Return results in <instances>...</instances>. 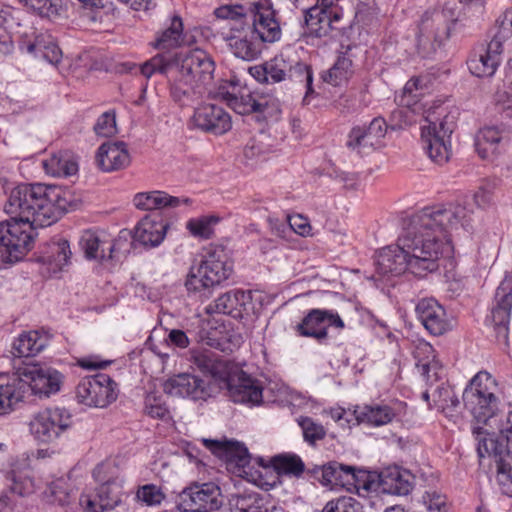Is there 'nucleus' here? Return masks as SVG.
Segmentation results:
<instances>
[{"label":"nucleus","mask_w":512,"mask_h":512,"mask_svg":"<svg viewBox=\"0 0 512 512\" xmlns=\"http://www.w3.org/2000/svg\"><path fill=\"white\" fill-rule=\"evenodd\" d=\"M79 403L89 407L104 408L116 400V383L104 373L83 378L76 387Z\"/></svg>","instance_id":"obj_8"},{"label":"nucleus","mask_w":512,"mask_h":512,"mask_svg":"<svg viewBox=\"0 0 512 512\" xmlns=\"http://www.w3.org/2000/svg\"><path fill=\"white\" fill-rule=\"evenodd\" d=\"M79 244L87 259L107 261L108 235L106 233L86 230L83 232Z\"/></svg>","instance_id":"obj_33"},{"label":"nucleus","mask_w":512,"mask_h":512,"mask_svg":"<svg viewBox=\"0 0 512 512\" xmlns=\"http://www.w3.org/2000/svg\"><path fill=\"white\" fill-rule=\"evenodd\" d=\"M166 394L192 401H206L211 396L209 384L199 376L179 373L169 377L163 384Z\"/></svg>","instance_id":"obj_18"},{"label":"nucleus","mask_w":512,"mask_h":512,"mask_svg":"<svg viewBox=\"0 0 512 512\" xmlns=\"http://www.w3.org/2000/svg\"><path fill=\"white\" fill-rule=\"evenodd\" d=\"M136 498L147 506H158L165 499V494L161 487L155 484H145L138 487Z\"/></svg>","instance_id":"obj_56"},{"label":"nucleus","mask_w":512,"mask_h":512,"mask_svg":"<svg viewBox=\"0 0 512 512\" xmlns=\"http://www.w3.org/2000/svg\"><path fill=\"white\" fill-rule=\"evenodd\" d=\"M9 470L3 471L6 486L9 490L19 496H24L31 491V481L26 473L20 469L18 463H11Z\"/></svg>","instance_id":"obj_43"},{"label":"nucleus","mask_w":512,"mask_h":512,"mask_svg":"<svg viewBox=\"0 0 512 512\" xmlns=\"http://www.w3.org/2000/svg\"><path fill=\"white\" fill-rule=\"evenodd\" d=\"M499 432L497 437H493L480 426L472 428V434L477 441L478 456L494 458L499 488L504 495L512 497V411L501 424Z\"/></svg>","instance_id":"obj_4"},{"label":"nucleus","mask_w":512,"mask_h":512,"mask_svg":"<svg viewBox=\"0 0 512 512\" xmlns=\"http://www.w3.org/2000/svg\"><path fill=\"white\" fill-rule=\"evenodd\" d=\"M221 490L213 482L195 483L178 497L177 507L183 512H212L221 507Z\"/></svg>","instance_id":"obj_9"},{"label":"nucleus","mask_w":512,"mask_h":512,"mask_svg":"<svg viewBox=\"0 0 512 512\" xmlns=\"http://www.w3.org/2000/svg\"><path fill=\"white\" fill-rule=\"evenodd\" d=\"M432 396L434 407L443 412L455 410L460 405L459 399L448 385L441 384L438 386Z\"/></svg>","instance_id":"obj_52"},{"label":"nucleus","mask_w":512,"mask_h":512,"mask_svg":"<svg viewBox=\"0 0 512 512\" xmlns=\"http://www.w3.org/2000/svg\"><path fill=\"white\" fill-rule=\"evenodd\" d=\"M68 193L58 186L20 184L4 206L10 219L0 222V262L15 263L33 247L37 228L52 225L70 210Z\"/></svg>","instance_id":"obj_2"},{"label":"nucleus","mask_w":512,"mask_h":512,"mask_svg":"<svg viewBox=\"0 0 512 512\" xmlns=\"http://www.w3.org/2000/svg\"><path fill=\"white\" fill-rule=\"evenodd\" d=\"M220 218L214 215L192 218L187 221L186 228L192 236L200 239H210L214 234V227Z\"/></svg>","instance_id":"obj_47"},{"label":"nucleus","mask_w":512,"mask_h":512,"mask_svg":"<svg viewBox=\"0 0 512 512\" xmlns=\"http://www.w3.org/2000/svg\"><path fill=\"white\" fill-rule=\"evenodd\" d=\"M184 43L183 22L179 16L171 19L170 26L157 37L154 47L157 49H172Z\"/></svg>","instance_id":"obj_40"},{"label":"nucleus","mask_w":512,"mask_h":512,"mask_svg":"<svg viewBox=\"0 0 512 512\" xmlns=\"http://www.w3.org/2000/svg\"><path fill=\"white\" fill-rule=\"evenodd\" d=\"M72 425V416L65 408L39 411L30 421V431L40 442L49 443Z\"/></svg>","instance_id":"obj_11"},{"label":"nucleus","mask_w":512,"mask_h":512,"mask_svg":"<svg viewBox=\"0 0 512 512\" xmlns=\"http://www.w3.org/2000/svg\"><path fill=\"white\" fill-rule=\"evenodd\" d=\"M232 271L226 249L220 245H210L204 249L199 263L190 267L185 287L189 293L207 298L214 287L230 277Z\"/></svg>","instance_id":"obj_5"},{"label":"nucleus","mask_w":512,"mask_h":512,"mask_svg":"<svg viewBox=\"0 0 512 512\" xmlns=\"http://www.w3.org/2000/svg\"><path fill=\"white\" fill-rule=\"evenodd\" d=\"M191 202V199L187 197H175L159 190L139 192L133 198L134 206L144 211L176 208L182 204L188 205Z\"/></svg>","instance_id":"obj_30"},{"label":"nucleus","mask_w":512,"mask_h":512,"mask_svg":"<svg viewBox=\"0 0 512 512\" xmlns=\"http://www.w3.org/2000/svg\"><path fill=\"white\" fill-rule=\"evenodd\" d=\"M243 298L244 292L240 290L224 293L215 300V311L230 315Z\"/></svg>","instance_id":"obj_58"},{"label":"nucleus","mask_w":512,"mask_h":512,"mask_svg":"<svg viewBox=\"0 0 512 512\" xmlns=\"http://www.w3.org/2000/svg\"><path fill=\"white\" fill-rule=\"evenodd\" d=\"M387 131V125L383 118H374L368 127H353L348 135L347 146L359 153L362 148L374 147L380 143Z\"/></svg>","instance_id":"obj_22"},{"label":"nucleus","mask_w":512,"mask_h":512,"mask_svg":"<svg viewBox=\"0 0 512 512\" xmlns=\"http://www.w3.org/2000/svg\"><path fill=\"white\" fill-rule=\"evenodd\" d=\"M249 10L243 5H224L215 9L214 14L219 19H227L234 22L243 23V19L247 17Z\"/></svg>","instance_id":"obj_61"},{"label":"nucleus","mask_w":512,"mask_h":512,"mask_svg":"<svg viewBox=\"0 0 512 512\" xmlns=\"http://www.w3.org/2000/svg\"><path fill=\"white\" fill-rule=\"evenodd\" d=\"M289 63L282 57L266 62L268 83H279L287 79Z\"/></svg>","instance_id":"obj_59"},{"label":"nucleus","mask_w":512,"mask_h":512,"mask_svg":"<svg viewBox=\"0 0 512 512\" xmlns=\"http://www.w3.org/2000/svg\"><path fill=\"white\" fill-rule=\"evenodd\" d=\"M18 375L21 381L29 384L33 394L39 398H48L57 394L64 383L65 376L50 366L40 364H27L19 368Z\"/></svg>","instance_id":"obj_10"},{"label":"nucleus","mask_w":512,"mask_h":512,"mask_svg":"<svg viewBox=\"0 0 512 512\" xmlns=\"http://www.w3.org/2000/svg\"><path fill=\"white\" fill-rule=\"evenodd\" d=\"M96 161L104 172L126 168L130 164V155L124 142H107L98 148Z\"/></svg>","instance_id":"obj_26"},{"label":"nucleus","mask_w":512,"mask_h":512,"mask_svg":"<svg viewBox=\"0 0 512 512\" xmlns=\"http://www.w3.org/2000/svg\"><path fill=\"white\" fill-rule=\"evenodd\" d=\"M52 335L45 330H31L21 333L13 342V355L19 358L32 357L44 350Z\"/></svg>","instance_id":"obj_29"},{"label":"nucleus","mask_w":512,"mask_h":512,"mask_svg":"<svg viewBox=\"0 0 512 512\" xmlns=\"http://www.w3.org/2000/svg\"><path fill=\"white\" fill-rule=\"evenodd\" d=\"M395 417L394 410L388 405L365 406L361 411H355L356 423L371 426H382L390 423Z\"/></svg>","instance_id":"obj_36"},{"label":"nucleus","mask_w":512,"mask_h":512,"mask_svg":"<svg viewBox=\"0 0 512 512\" xmlns=\"http://www.w3.org/2000/svg\"><path fill=\"white\" fill-rule=\"evenodd\" d=\"M287 79H290L296 83L303 84L304 88L306 89L303 102L308 104L309 97L314 94L312 68L309 65L301 62H296L294 65L289 64Z\"/></svg>","instance_id":"obj_44"},{"label":"nucleus","mask_w":512,"mask_h":512,"mask_svg":"<svg viewBox=\"0 0 512 512\" xmlns=\"http://www.w3.org/2000/svg\"><path fill=\"white\" fill-rule=\"evenodd\" d=\"M249 14L252 17V34H256L261 42L274 43L280 40L282 31L276 18L277 12L269 0L253 3Z\"/></svg>","instance_id":"obj_17"},{"label":"nucleus","mask_w":512,"mask_h":512,"mask_svg":"<svg viewBox=\"0 0 512 512\" xmlns=\"http://www.w3.org/2000/svg\"><path fill=\"white\" fill-rule=\"evenodd\" d=\"M24 5L41 17L52 18L59 14L61 8L60 0H21Z\"/></svg>","instance_id":"obj_57"},{"label":"nucleus","mask_w":512,"mask_h":512,"mask_svg":"<svg viewBox=\"0 0 512 512\" xmlns=\"http://www.w3.org/2000/svg\"><path fill=\"white\" fill-rule=\"evenodd\" d=\"M73 493V486L69 479L64 477L57 478L47 484L43 494L51 503H57L61 506L70 503Z\"/></svg>","instance_id":"obj_41"},{"label":"nucleus","mask_w":512,"mask_h":512,"mask_svg":"<svg viewBox=\"0 0 512 512\" xmlns=\"http://www.w3.org/2000/svg\"><path fill=\"white\" fill-rule=\"evenodd\" d=\"M23 398L21 387L15 382L0 385V415L10 413Z\"/></svg>","instance_id":"obj_51"},{"label":"nucleus","mask_w":512,"mask_h":512,"mask_svg":"<svg viewBox=\"0 0 512 512\" xmlns=\"http://www.w3.org/2000/svg\"><path fill=\"white\" fill-rule=\"evenodd\" d=\"M229 46L237 58L245 61L255 60L262 50V42L259 39L248 38L247 35L230 37Z\"/></svg>","instance_id":"obj_38"},{"label":"nucleus","mask_w":512,"mask_h":512,"mask_svg":"<svg viewBox=\"0 0 512 512\" xmlns=\"http://www.w3.org/2000/svg\"><path fill=\"white\" fill-rule=\"evenodd\" d=\"M378 484L383 492L392 495H407L412 488L410 474L398 467L388 468L381 472Z\"/></svg>","instance_id":"obj_31"},{"label":"nucleus","mask_w":512,"mask_h":512,"mask_svg":"<svg viewBox=\"0 0 512 512\" xmlns=\"http://www.w3.org/2000/svg\"><path fill=\"white\" fill-rule=\"evenodd\" d=\"M20 48L36 58H41L51 65H58L62 60V51L54 37L47 33L36 34L33 39H23Z\"/></svg>","instance_id":"obj_21"},{"label":"nucleus","mask_w":512,"mask_h":512,"mask_svg":"<svg viewBox=\"0 0 512 512\" xmlns=\"http://www.w3.org/2000/svg\"><path fill=\"white\" fill-rule=\"evenodd\" d=\"M330 325L339 329L344 328V322L337 312L311 309L302 321L294 326V331L298 336L314 338L319 343H323L327 339V328Z\"/></svg>","instance_id":"obj_16"},{"label":"nucleus","mask_w":512,"mask_h":512,"mask_svg":"<svg viewBox=\"0 0 512 512\" xmlns=\"http://www.w3.org/2000/svg\"><path fill=\"white\" fill-rule=\"evenodd\" d=\"M203 443L225 462L228 471L242 478L252 476L251 456L243 444L236 441L221 442L211 439H203Z\"/></svg>","instance_id":"obj_12"},{"label":"nucleus","mask_w":512,"mask_h":512,"mask_svg":"<svg viewBox=\"0 0 512 512\" xmlns=\"http://www.w3.org/2000/svg\"><path fill=\"white\" fill-rule=\"evenodd\" d=\"M94 131L101 137L113 136L117 132L115 112L107 111L101 114L94 125Z\"/></svg>","instance_id":"obj_60"},{"label":"nucleus","mask_w":512,"mask_h":512,"mask_svg":"<svg viewBox=\"0 0 512 512\" xmlns=\"http://www.w3.org/2000/svg\"><path fill=\"white\" fill-rule=\"evenodd\" d=\"M129 73H140L149 79L156 74L165 76L170 83V95L181 106L200 99L205 86L215 71L213 59L202 50L183 53H158L141 65L123 64Z\"/></svg>","instance_id":"obj_3"},{"label":"nucleus","mask_w":512,"mask_h":512,"mask_svg":"<svg viewBox=\"0 0 512 512\" xmlns=\"http://www.w3.org/2000/svg\"><path fill=\"white\" fill-rule=\"evenodd\" d=\"M415 312L424 328L434 336L443 335L450 329V321L444 307L434 298L419 300Z\"/></svg>","instance_id":"obj_20"},{"label":"nucleus","mask_w":512,"mask_h":512,"mask_svg":"<svg viewBox=\"0 0 512 512\" xmlns=\"http://www.w3.org/2000/svg\"><path fill=\"white\" fill-rule=\"evenodd\" d=\"M282 232H285V230H293L295 233L301 236H306L310 233L311 226L307 220V218H304L300 215L290 217L289 223L282 224Z\"/></svg>","instance_id":"obj_64"},{"label":"nucleus","mask_w":512,"mask_h":512,"mask_svg":"<svg viewBox=\"0 0 512 512\" xmlns=\"http://www.w3.org/2000/svg\"><path fill=\"white\" fill-rule=\"evenodd\" d=\"M512 310V278L505 277L496 289L491 315V321L496 339L506 343L509 335V322Z\"/></svg>","instance_id":"obj_14"},{"label":"nucleus","mask_w":512,"mask_h":512,"mask_svg":"<svg viewBox=\"0 0 512 512\" xmlns=\"http://www.w3.org/2000/svg\"><path fill=\"white\" fill-rule=\"evenodd\" d=\"M167 227L159 215H146L135 227L132 238L136 244L145 248H153L162 243Z\"/></svg>","instance_id":"obj_23"},{"label":"nucleus","mask_w":512,"mask_h":512,"mask_svg":"<svg viewBox=\"0 0 512 512\" xmlns=\"http://www.w3.org/2000/svg\"><path fill=\"white\" fill-rule=\"evenodd\" d=\"M222 100L241 115L256 114V120L262 121L266 118L269 104L266 98L256 97L251 93L241 94L239 96L230 92H220Z\"/></svg>","instance_id":"obj_25"},{"label":"nucleus","mask_w":512,"mask_h":512,"mask_svg":"<svg viewBox=\"0 0 512 512\" xmlns=\"http://www.w3.org/2000/svg\"><path fill=\"white\" fill-rule=\"evenodd\" d=\"M419 78H411L406 82L402 89V94L399 96V103L403 106L410 107L415 104L420 96L419 90Z\"/></svg>","instance_id":"obj_62"},{"label":"nucleus","mask_w":512,"mask_h":512,"mask_svg":"<svg viewBox=\"0 0 512 512\" xmlns=\"http://www.w3.org/2000/svg\"><path fill=\"white\" fill-rule=\"evenodd\" d=\"M473 210L462 205L425 207L409 219L396 245L382 248L376 257L381 276L408 271L418 278L439 269V261L452 252L448 230L472 228Z\"/></svg>","instance_id":"obj_1"},{"label":"nucleus","mask_w":512,"mask_h":512,"mask_svg":"<svg viewBox=\"0 0 512 512\" xmlns=\"http://www.w3.org/2000/svg\"><path fill=\"white\" fill-rule=\"evenodd\" d=\"M219 386L227 389L228 396L234 403L252 407L263 402L262 383L232 366L219 383Z\"/></svg>","instance_id":"obj_7"},{"label":"nucleus","mask_w":512,"mask_h":512,"mask_svg":"<svg viewBox=\"0 0 512 512\" xmlns=\"http://www.w3.org/2000/svg\"><path fill=\"white\" fill-rule=\"evenodd\" d=\"M350 467L351 465L331 461L322 466L316 465L313 468H309L307 473L323 486L345 488L349 479H352Z\"/></svg>","instance_id":"obj_28"},{"label":"nucleus","mask_w":512,"mask_h":512,"mask_svg":"<svg viewBox=\"0 0 512 512\" xmlns=\"http://www.w3.org/2000/svg\"><path fill=\"white\" fill-rule=\"evenodd\" d=\"M296 421L301 428L303 440L309 446L315 447L319 441L325 439L327 430L316 419L309 416H299Z\"/></svg>","instance_id":"obj_45"},{"label":"nucleus","mask_w":512,"mask_h":512,"mask_svg":"<svg viewBox=\"0 0 512 512\" xmlns=\"http://www.w3.org/2000/svg\"><path fill=\"white\" fill-rule=\"evenodd\" d=\"M503 140V131L495 126L484 127L475 137V148L482 159H492L498 152Z\"/></svg>","instance_id":"obj_34"},{"label":"nucleus","mask_w":512,"mask_h":512,"mask_svg":"<svg viewBox=\"0 0 512 512\" xmlns=\"http://www.w3.org/2000/svg\"><path fill=\"white\" fill-rule=\"evenodd\" d=\"M424 504L430 512H447L446 497L436 491L426 492L423 496Z\"/></svg>","instance_id":"obj_63"},{"label":"nucleus","mask_w":512,"mask_h":512,"mask_svg":"<svg viewBox=\"0 0 512 512\" xmlns=\"http://www.w3.org/2000/svg\"><path fill=\"white\" fill-rule=\"evenodd\" d=\"M135 245L136 242L133 240L131 232L127 230H122L115 239L108 237L107 261L125 259Z\"/></svg>","instance_id":"obj_42"},{"label":"nucleus","mask_w":512,"mask_h":512,"mask_svg":"<svg viewBox=\"0 0 512 512\" xmlns=\"http://www.w3.org/2000/svg\"><path fill=\"white\" fill-rule=\"evenodd\" d=\"M45 171L55 177H68L76 174L78 165L67 152L53 154L43 161Z\"/></svg>","instance_id":"obj_37"},{"label":"nucleus","mask_w":512,"mask_h":512,"mask_svg":"<svg viewBox=\"0 0 512 512\" xmlns=\"http://www.w3.org/2000/svg\"><path fill=\"white\" fill-rule=\"evenodd\" d=\"M322 512H364L362 504L350 496H341L328 501Z\"/></svg>","instance_id":"obj_55"},{"label":"nucleus","mask_w":512,"mask_h":512,"mask_svg":"<svg viewBox=\"0 0 512 512\" xmlns=\"http://www.w3.org/2000/svg\"><path fill=\"white\" fill-rule=\"evenodd\" d=\"M465 408L478 423L486 424L500 407L499 387L496 379L487 371H479L463 391Z\"/></svg>","instance_id":"obj_6"},{"label":"nucleus","mask_w":512,"mask_h":512,"mask_svg":"<svg viewBox=\"0 0 512 512\" xmlns=\"http://www.w3.org/2000/svg\"><path fill=\"white\" fill-rule=\"evenodd\" d=\"M145 413L156 419H165L169 416V409L163 400V397L156 392H150L144 399Z\"/></svg>","instance_id":"obj_53"},{"label":"nucleus","mask_w":512,"mask_h":512,"mask_svg":"<svg viewBox=\"0 0 512 512\" xmlns=\"http://www.w3.org/2000/svg\"><path fill=\"white\" fill-rule=\"evenodd\" d=\"M512 37V8L506 10L496 21V32L490 42H497L499 49L504 50L503 44Z\"/></svg>","instance_id":"obj_54"},{"label":"nucleus","mask_w":512,"mask_h":512,"mask_svg":"<svg viewBox=\"0 0 512 512\" xmlns=\"http://www.w3.org/2000/svg\"><path fill=\"white\" fill-rule=\"evenodd\" d=\"M275 469L282 474L300 477L305 471V464L296 454L277 455L273 458Z\"/></svg>","instance_id":"obj_49"},{"label":"nucleus","mask_w":512,"mask_h":512,"mask_svg":"<svg viewBox=\"0 0 512 512\" xmlns=\"http://www.w3.org/2000/svg\"><path fill=\"white\" fill-rule=\"evenodd\" d=\"M189 361L201 372L210 374L219 383L232 365L219 358V355L209 349L195 348L190 352Z\"/></svg>","instance_id":"obj_27"},{"label":"nucleus","mask_w":512,"mask_h":512,"mask_svg":"<svg viewBox=\"0 0 512 512\" xmlns=\"http://www.w3.org/2000/svg\"><path fill=\"white\" fill-rule=\"evenodd\" d=\"M304 34L308 37H326L331 31V20L328 10L323 7L312 6L304 11Z\"/></svg>","instance_id":"obj_32"},{"label":"nucleus","mask_w":512,"mask_h":512,"mask_svg":"<svg viewBox=\"0 0 512 512\" xmlns=\"http://www.w3.org/2000/svg\"><path fill=\"white\" fill-rule=\"evenodd\" d=\"M12 8L0 4V54L6 55L13 50V41L9 28L13 23Z\"/></svg>","instance_id":"obj_50"},{"label":"nucleus","mask_w":512,"mask_h":512,"mask_svg":"<svg viewBox=\"0 0 512 512\" xmlns=\"http://www.w3.org/2000/svg\"><path fill=\"white\" fill-rule=\"evenodd\" d=\"M353 62L348 52L341 53L331 68L324 71L321 78L324 82L333 86H341L353 75Z\"/></svg>","instance_id":"obj_35"},{"label":"nucleus","mask_w":512,"mask_h":512,"mask_svg":"<svg viewBox=\"0 0 512 512\" xmlns=\"http://www.w3.org/2000/svg\"><path fill=\"white\" fill-rule=\"evenodd\" d=\"M114 468L107 463L98 464L92 472L94 480L100 483L96 489L101 511L112 510L122 503L123 480L114 475Z\"/></svg>","instance_id":"obj_13"},{"label":"nucleus","mask_w":512,"mask_h":512,"mask_svg":"<svg viewBox=\"0 0 512 512\" xmlns=\"http://www.w3.org/2000/svg\"><path fill=\"white\" fill-rule=\"evenodd\" d=\"M350 474H352V479H349L346 483L345 489L347 491H355L360 496H363L364 493L377 491L379 484L374 474L364 469H357L354 466L350 467Z\"/></svg>","instance_id":"obj_39"},{"label":"nucleus","mask_w":512,"mask_h":512,"mask_svg":"<svg viewBox=\"0 0 512 512\" xmlns=\"http://www.w3.org/2000/svg\"><path fill=\"white\" fill-rule=\"evenodd\" d=\"M423 352L427 354V360L419 359L417 363V368L421 374V376L428 382L431 381L432 378L437 379L438 374V363L434 361V349L429 343L420 344L415 352V357L418 358L419 353Z\"/></svg>","instance_id":"obj_48"},{"label":"nucleus","mask_w":512,"mask_h":512,"mask_svg":"<svg viewBox=\"0 0 512 512\" xmlns=\"http://www.w3.org/2000/svg\"><path fill=\"white\" fill-rule=\"evenodd\" d=\"M190 123L193 128L213 135H223L232 127L228 112L221 106L210 103L195 108Z\"/></svg>","instance_id":"obj_19"},{"label":"nucleus","mask_w":512,"mask_h":512,"mask_svg":"<svg viewBox=\"0 0 512 512\" xmlns=\"http://www.w3.org/2000/svg\"><path fill=\"white\" fill-rule=\"evenodd\" d=\"M503 51L497 42H489L486 48L482 47L469 58L467 65L469 71L479 78L491 77L495 74Z\"/></svg>","instance_id":"obj_24"},{"label":"nucleus","mask_w":512,"mask_h":512,"mask_svg":"<svg viewBox=\"0 0 512 512\" xmlns=\"http://www.w3.org/2000/svg\"><path fill=\"white\" fill-rule=\"evenodd\" d=\"M71 257L70 245L67 240L61 239L53 242L49 247V254L43 257V261L52 266L53 271L62 270L68 264Z\"/></svg>","instance_id":"obj_46"},{"label":"nucleus","mask_w":512,"mask_h":512,"mask_svg":"<svg viewBox=\"0 0 512 512\" xmlns=\"http://www.w3.org/2000/svg\"><path fill=\"white\" fill-rule=\"evenodd\" d=\"M452 132V124L448 125L446 120H442L439 124L430 122L428 126L421 129L423 149L438 165L446 163L450 158V146L446 138H449Z\"/></svg>","instance_id":"obj_15"}]
</instances>
